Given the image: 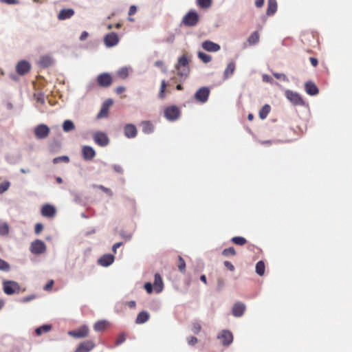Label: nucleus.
<instances>
[{"mask_svg": "<svg viewBox=\"0 0 352 352\" xmlns=\"http://www.w3.org/2000/svg\"><path fill=\"white\" fill-rule=\"evenodd\" d=\"M177 74L180 76L186 77L190 73L189 60L186 54L180 56L175 65Z\"/></svg>", "mask_w": 352, "mask_h": 352, "instance_id": "obj_1", "label": "nucleus"}, {"mask_svg": "<svg viewBox=\"0 0 352 352\" xmlns=\"http://www.w3.org/2000/svg\"><path fill=\"white\" fill-rule=\"evenodd\" d=\"M199 20L198 13L194 10H190L183 16L182 23L188 27H194L198 23Z\"/></svg>", "mask_w": 352, "mask_h": 352, "instance_id": "obj_2", "label": "nucleus"}, {"mask_svg": "<svg viewBox=\"0 0 352 352\" xmlns=\"http://www.w3.org/2000/svg\"><path fill=\"white\" fill-rule=\"evenodd\" d=\"M3 290L7 295H12L15 293L19 294L21 291V286L14 280H3Z\"/></svg>", "mask_w": 352, "mask_h": 352, "instance_id": "obj_3", "label": "nucleus"}, {"mask_svg": "<svg viewBox=\"0 0 352 352\" xmlns=\"http://www.w3.org/2000/svg\"><path fill=\"white\" fill-rule=\"evenodd\" d=\"M285 95L287 99L295 106H304L305 104L301 96L296 91L287 89L285 91Z\"/></svg>", "mask_w": 352, "mask_h": 352, "instance_id": "obj_4", "label": "nucleus"}, {"mask_svg": "<svg viewBox=\"0 0 352 352\" xmlns=\"http://www.w3.org/2000/svg\"><path fill=\"white\" fill-rule=\"evenodd\" d=\"M92 138L94 142L101 147H104L109 143V138L107 135L102 131H98L95 132Z\"/></svg>", "mask_w": 352, "mask_h": 352, "instance_id": "obj_5", "label": "nucleus"}, {"mask_svg": "<svg viewBox=\"0 0 352 352\" xmlns=\"http://www.w3.org/2000/svg\"><path fill=\"white\" fill-rule=\"evenodd\" d=\"M180 111L175 105L168 107L164 110V116L168 121H175L179 117Z\"/></svg>", "mask_w": 352, "mask_h": 352, "instance_id": "obj_6", "label": "nucleus"}, {"mask_svg": "<svg viewBox=\"0 0 352 352\" xmlns=\"http://www.w3.org/2000/svg\"><path fill=\"white\" fill-rule=\"evenodd\" d=\"M30 250L34 254H41L46 250L45 243L40 239H36L31 243Z\"/></svg>", "mask_w": 352, "mask_h": 352, "instance_id": "obj_7", "label": "nucleus"}, {"mask_svg": "<svg viewBox=\"0 0 352 352\" xmlns=\"http://www.w3.org/2000/svg\"><path fill=\"white\" fill-rule=\"evenodd\" d=\"M50 133V128L45 124H40L34 129V135L38 139H45Z\"/></svg>", "mask_w": 352, "mask_h": 352, "instance_id": "obj_8", "label": "nucleus"}, {"mask_svg": "<svg viewBox=\"0 0 352 352\" xmlns=\"http://www.w3.org/2000/svg\"><path fill=\"white\" fill-rule=\"evenodd\" d=\"M210 94V89L206 87L199 88L195 94V98L201 102H207Z\"/></svg>", "mask_w": 352, "mask_h": 352, "instance_id": "obj_9", "label": "nucleus"}, {"mask_svg": "<svg viewBox=\"0 0 352 352\" xmlns=\"http://www.w3.org/2000/svg\"><path fill=\"white\" fill-rule=\"evenodd\" d=\"M31 69L30 63L25 60H21L16 65V72L19 75L23 76Z\"/></svg>", "mask_w": 352, "mask_h": 352, "instance_id": "obj_10", "label": "nucleus"}, {"mask_svg": "<svg viewBox=\"0 0 352 352\" xmlns=\"http://www.w3.org/2000/svg\"><path fill=\"white\" fill-rule=\"evenodd\" d=\"M97 82L100 87H107L112 83L111 76L109 73H102L98 76Z\"/></svg>", "mask_w": 352, "mask_h": 352, "instance_id": "obj_11", "label": "nucleus"}, {"mask_svg": "<svg viewBox=\"0 0 352 352\" xmlns=\"http://www.w3.org/2000/svg\"><path fill=\"white\" fill-rule=\"evenodd\" d=\"M89 333V328L86 325H82L80 328L70 331L68 334L76 338H82L86 337Z\"/></svg>", "mask_w": 352, "mask_h": 352, "instance_id": "obj_12", "label": "nucleus"}, {"mask_svg": "<svg viewBox=\"0 0 352 352\" xmlns=\"http://www.w3.org/2000/svg\"><path fill=\"white\" fill-rule=\"evenodd\" d=\"M119 42V38L116 33L111 32L107 34L104 38V43L108 47H112L116 45Z\"/></svg>", "mask_w": 352, "mask_h": 352, "instance_id": "obj_13", "label": "nucleus"}, {"mask_svg": "<svg viewBox=\"0 0 352 352\" xmlns=\"http://www.w3.org/2000/svg\"><path fill=\"white\" fill-rule=\"evenodd\" d=\"M224 346L230 345L233 341V336L228 330H223L217 336Z\"/></svg>", "mask_w": 352, "mask_h": 352, "instance_id": "obj_14", "label": "nucleus"}, {"mask_svg": "<svg viewBox=\"0 0 352 352\" xmlns=\"http://www.w3.org/2000/svg\"><path fill=\"white\" fill-rule=\"evenodd\" d=\"M82 155L85 160L90 161L94 159L96 153L92 146L86 145L82 147Z\"/></svg>", "mask_w": 352, "mask_h": 352, "instance_id": "obj_15", "label": "nucleus"}, {"mask_svg": "<svg viewBox=\"0 0 352 352\" xmlns=\"http://www.w3.org/2000/svg\"><path fill=\"white\" fill-rule=\"evenodd\" d=\"M124 134L129 139L135 138L138 134L136 126L133 124H126L124 127Z\"/></svg>", "mask_w": 352, "mask_h": 352, "instance_id": "obj_16", "label": "nucleus"}, {"mask_svg": "<svg viewBox=\"0 0 352 352\" xmlns=\"http://www.w3.org/2000/svg\"><path fill=\"white\" fill-rule=\"evenodd\" d=\"M201 47L204 50L210 52H217L221 49V47L218 43H214L209 40L202 42Z\"/></svg>", "mask_w": 352, "mask_h": 352, "instance_id": "obj_17", "label": "nucleus"}, {"mask_svg": "<svg viewBox=\"0 0 352 352\" xmlns=\"http://www.w3.org/2000/svg\"><path fill=\"white\" fill-rule=\"evenodd\" d=\"M95 344L91 340H86L79 344L74 352H89L92 350Z\"/></svg>", "mask_w": 352, "mask_h": 352, "instance_id": "obj_18", "label": "nucleus"}, {"mask_svg": "<svg viewBox=\"0 0 352 352\" xmlns=\"http://www.w3.org/2000/svg\"><path fill=\"white\" fill-rule=\"evenodd\" d=\"M75 14V11L72 8H63L61 9L57 16L60 21H64L72 18Z\"/></svg>", "mask_w": 352, "mask_h": 352, "instance_id": "obj_19", "label": "nucleus"}, {"mask_svg": "<svg viewBox=\"0 0 352 352\" xmlns=\"http://www.w3.org/2000/svg\"><path fill=\"white\" fill-rule=\"evenodd\" d=\"M113 101L112 99H107L102 105V107L97 115L98 118H104L108 115L109 107L113 104Z\"/></svg>", "mask_w": 352, "mask_h": 352, "instance_id": "obj_20", "label": "nucleus"}, {"mask_svg": "<svg viewBox=\"0 0 352 352\" xmlns=\"http://www.w3.org/2000/svg\"><path fill=\"white\" fill-rule=\"evenodd\" d=\"M114 256L111 254H106L102 255L98 259V263L103 267H108L111 265L114 261Z\"/></svg>", "mask_w": 352, "mask_h": 352, "instance_id": "obj_21", "label": "nucleus"}, {"mask_svg": "<svg viewBox=\"0 0 352 352\" xmlns=\"http://www.w3.org/2000/svg\"><path fill=\"white\" fill-rule=\"evenodd\" d=\"M41 214L45 217H52L56 213V208L51 204H45L41 208Z\"/></svg>", "mask_w": 352, "mask_h": 352, "instance_id": "obj_22", "label": "nucleus"}, {"mask_svg": "<svg viewBox=\"0 0 352 352\" xmlns=\"http://www.w3.org/2000/svg\"><path fill=\"white\" fill-rule=\"evenodd\" d=\"M305 89L306 93L309 96H316L319 92L317 86L311 80L305 82Z\"/></svg>", "mask_w": 352, "mask_h": 352, "instance_id": "obj_23", "label": "nucleus"}, {"mask_svg": "<svg viewBox=\"0 0 352 352\" xmlns=\"http://www.w3.org/2000/svg\"><path fill=\"white\" fill-rule=\"evenodd\" d=\"M245 310V305L242 302H236L232 307V314L235 317H241L243 315Z\"/></svg>", "mask_w": 352, "mask_h": 352, "instance_id": "obj_24", "label": "nucleus"}, {"mask_svg": "<svg viewBox=\"0 0 352 352\" xmlns=\"http://www.w3.org/2000/svg\"><path fill=\"white\" fill-rule=\"evenodd\" d=\"M54 63L53 58L48 55L43 56L40 58L38 64L41 67L46 68L52 66Z\"/></svg>", "mask_w": 352, "mask_h": 352, "instance_id": "obj_25", "label": "nucleus"}, {"mask_svg": "<svg viewBox=\"0 0 352 352\" xmlns=\"http://www.w3.org/2000/svg\"><path fill=\"white\" fill-rule=\"evenodd\" d=\"M154 287H155V290L156 293H157V294L160 293L163 289V287H164L163 280H162L161 276L158 273H156L155 274Z\"/></svg>", "mask_w": 352, "mask_h": 352, "instance_id": "obj_26", "label": "nucleus"}, {"mask_svg": "<svg viewBox=\"0 0 352 352\" xmlns=\"http://www.w3.org/2000/svg\"><path fill=\"white\" fill-rule=\"evenodd\" d=\"M236 65L234 62H230L223 72V78L225 79L229 78L234 72Z\"/></svg>", "mask_w": 352, "mask_h": 352, "instance_id": "obj_27", "label": "nucleus"}, {"mask_svg": "<svg viewBox=\"0 0 352 352\" xmlns=\"http://www.w3.org/2000/svg\"><path fill=\"white\" fill-rule=\"evenodd\" d=\"M149 319V314L146 311H140L135 319L137 324H143Z\"/></svg>", "mask_w": 352, "mask_h": 352, "instance_id": "obj_28", "label": "nucleus"}, {"mask_svg": "<svg viewBox=\"0 0 352 352\" xmlns=\"http://www.w3.org/2000/svg\"><path fill=\"white\" fill-rule=\"evenodd\" d=\"M277 10V3L276 0H268V6L266 14L268 16L273 15Z\"/></svg>", "mask_w": 352, "mask_h": 352, "instance_id": "obj_29", "label": "nucleus"}, {"mask_svg": "<svg viewBox=\"0 0 352 352\" xmlns=\"http://www.w3.org/2000/svg\"><path fill=\"white\" fill-rule=\"evenodd\" d=\"M75 129V125L71 120H65L63 123V130L65 133L70 132Z\"/></svg>", "mask_w": 352, "mask_h": 352, "instance_id": "obj_30", "label": "nucleus"}, {"mask_svg": "<svg viewBox=\"0 0 352 352\" xmlns=\"http://www.w3.org/2000/svg\"><path fill=\"white\" fill-rule=\"evenodd\" d=\"M270 111L271 107L267 104H265L259 111V118L261 120L265 119L267 115L270 113Z\"/></svg>", "mask_w": 352, "mask_h": 352, "instance_id": "obj_31", "label": "nucleus"}, {"mask_svg": "<svg viewBox=\"0 0 352 352\" xmlns=\"http://www.w3.org/2000/svg\"><path fill=\"white\" fill-rule=\"evenodd\" d=\"M52 329V325L51 324H43L42 326H40L37 327L35 329V333L37 336H41L43 332H48Z\"/></svg>", "mask_w": 352, "mask_h": 352, "instance_id": "obj_32", "label": "nucleus"}, {"mask_svg": "<svg viewBox=\"0 0 352 352\" xmlns=\"http://www.w3.org/2000/svg\"><path fill=\"white\" fill-rule=\"evenodd\" d=\"M259 41V34L255 31L251 34V35L248 38V42L250 45H253L256 44Z\"/></svg>", "mask_w": 352, "mask_h": 352, "instance_id": "obj_33", "label": "nucleus"}, {"mask_svg": "<svg viewBox=\"0 0 352 352\" xmlns=\"http://www.w3.org/2000/svg\"><path fill=\"white\" fill-rule=\"evenodd\" d=\"M265 263L263 261H259L256 264V273L259 276H263L265 273Z\"/></svg>", "mask_w": 352, "mask_h": 352, "instance_id": "obj_34", "label": "nucleus"}, {"mask_svg": "<svg viewBox=\"0 0 352 352\" xmlns=\"http://www.w3.org/2000/svg\"><path fill=\"white\" fill-rule=\"evenodd\" d=\"M107 324L106 320H99L94 324V329L96 331H102L105 329Z\"/></svg>", "mask_w": 352, "mask_h": 352, "instance_id": "obj_35", "label": "nucleus"}, {"mask_svg": "<svg viewBox=\"0 0 352 352\" xmlns=\"http://www.w3.org/2000/svg\"><path fill=\"white\" fill-rule=\"evenodd\" d=\"M69 194L71 196L74 198V202L78 204H82L83 203L82 198L80 193L74 191V190H69Z\"/></svg>", "mask_w": 352, "mask_h": 352, "instance_id": "obj_36", "label": "nucleus"}, {"mask_svg": "<svg viewBox=\"0 0 352 352\" xmlns=\"http://www.w3.org/2000/svg\"><path fill=\"white\" fill-rule=\"evenodd\" d=\"M117 74L120 78L122 79L126 78L129 76V68L127 67H122L120 68L117 71Z\"/></svg>", "mask_w": 352, "mask_h": 352, "instance_id": "obj_37", "label": "nucleus"}, {"mask_svg": "<svg viewBox=\"0 0 352 352\" xmlns=\"http://www.w3.org/2000/svg\"><path fill=\"white\" fill-rule=\"evenodd\" d=\"M198 58L201 60L204 63H208L212 60V56L204 52H199L197 54Z\"/></svg>", "mask_w": 352, "mask_h": 352, "instance_id": "obj_38", "label": "nucleus"}, {"mask_svg": "<svg viewBox=\"0 0 352 352\" xmlns=\"http://www.w3.org/2000/svg\"><path fill=\"white\" fill-rule=\"evenodd\" d=\"M221 254L223 256H224L226 257H229L231 256H234L236 253L233 247H229L228 248L224 249L222 251Z\"/></svg>", "mask_w": 352, "mask_h": 352, "instance_id": "obj_39", "label": "nucleus"}, {"mask_svg": "<svg viewBox=\"0 0 352 352\" xmlns=\"http://www.w3.org/2000/svg\"><path fill=\"white\" fill-rule=\"evenodd\" d=\"M231 241L236 245H243L246 243L247 240L243 236H234L232 238Z\"/></svg>", "mask_w": 352, "mask_h": 352, "instance_id": "obj_40", "label": "nucleus"}, {"mask_svg": "<svg viewBox=\"0 0 352 352\" xmlns=\"http://www.w3.org/2000/svg\"><path fill=\"white\" fill-rule=\"evenodd\" d=\"M10 270V264L0 258V271L8 272Z\"/></svg>", "mask_w": 352, "mask_h": 352, "instance_id": "obj_41", "label": "nucleus"}, {"mask_svg": "<svg viewBox=\"0 0 352 352\" xmlns=\"http://www.w3.org/2000/svg\"><path fill=\"white\" fill-rule=\"evenodd\" d=\"M197 5L204 9L210 7L212 0H197Z\"/></svg>", "mask_w": 352, "mask_h": 352, "instance_id": "obj_42", "label": "nucleus"}, {"mask_svg": "<svg viewBox=\"0 0 352 352\" xmlns=\"http://www.w3.org/2000/svg\"><path fill=\"white\" fill-rule=\"evenodd\" d=\"M142 131L144 133H151L153 132V126L149 122H144L143 125Z\"/></svg>", "mask_w": 352, "mask_h": 352, "instance_id": "obj_43", "label": "nucleus"}, {"mask_svg": "<svg viewBox=\"0 0 352 352\" xmlns=\"http://www.w3.org/2000/svg\"><path fill=\"white\" fill-rule=\"evenodd\" d=\"M9 233V226L7 223H0V235L6 236Z\"/></svg>", "mask_w": 352, "mask_h": 352, "instance_id": "obj_44", "label": "nucleus"}, {"mask_svg": "<svg viewBox=\"0 0 352 352\" xmlns=\"http://www.w3.org/2000/svg\"><path fill=\"white\" fill-rule=\"evenodd\" d=\"M52 162L54 164H58L61 162L68 163L69 162V158L67 155H63L54 158Z\"/></svg>", "mask_w": 352, "mask_h": 352, "instance_id": "obj_45", "label": "nucleus"}, {"mask_svg": "<svg viewBox=\"0 0 352 352\" xmlns=\"http://www.w3.org/2000/svg\"><path fill=\"white\" fill-rule=\"evenodd\" d=\"M201 330V324L197 321L193 322L192 324V331L195 334H198Z\"/></svg>", "mask_w": 352, "mask_h": 352, "instance_id": "obj_46", "label": "nucleus"}, {"mask_svg": "<svg viewBox=\"0 0 352 352\" xmlns=\"http://www.w3.org/2000/svg\"><path fill=\"white\" fill-rule=\"evenodd\" d=\"M273 76L277 79H281L285 82H289V78L285 74L274 72Z\"/></svg>", "mask_w": 352, "mask_h": 352, "instance_id": "obj_47", "label": "nucleus"}, {"mask_svg": "<svg viewBox=\"0 0 352 352\" xmlns=\"http://www.w3.org/2000/svg\"><path fill=\"white\" fill-rule=\"evenodd\" d=\"M186 268V263L185 261L183 259L182 256H179V264H178V269L181 272H183L185 271Z\"/></svg>", "mask_w": 352, "mask_h": 352, "instance_id": "obj_48", "label": "nucleus"}, {"mask_svg": "<svg viewBox=\"0 0 352 352\" xmlns=\"http://www.w3.org/2000/svg\"><path fill=\"white\" fill-rule=\"evenodd\" d=\"M10 185V183L9 182H3L0 183V194H2L6 191L8 189Z\"/></svg>", "mask_w": 352, "mask_h": 352, "instance_id": "obj_49", "label": "nucleus"}, {"mask_svg": "<svg viewBox=\"0 0 352 352\" xmlns=\"http://www.w3.org/2000/svg\"><path fill=\"white\" fill-rule=\"evenodd\" d=\"M94 187L101 189L103 192L108 194L109 196L113 195V192L110 188H108L102 185H94Z\"/></svg>", "mask_w": 352, "mask_h": 352, "instance_id": "obj_50", "label": "nucleus"}, {"mask_svg": "<svg viewBox=\"0 0 352 352\" xmlns=\"http://www.w3.org/2000/svg\"><path fill=\"white\" fill-rule=\"evenodd\" d=\"M166 87V83L164 80H162L161 82V86H160V90L159 93V97L160 98H163L164 97V91Z\"/></svg>", "mask_w": 352, "mask_h": 352, "instance_id": "obj_51", "label": "nucleus"}, {"mask_svg": "<svg viewBox=\"0 0 352 352\" xmlns=\"http://www.w3.org/2000/svg\"><path fill=\"white\" fill-rule=\"evenodd\" d=\"M154 65L155 67H160L161 69H162V72L163 73H166L167 72L166 67H164V62L162 60H158L155 61V63H154Z\"/></svg>", "mask_w": 352, "mask_h": 352, "instance_id": "obj_52", "label": "nucleus"}, {"mask_svg": "<svg viewBox=\"0 0 352 352\" xmlns=\"http://www.w3.org/2000/svg\"><path fill=\"white\" fill-rule=\"evenodd\" d=\"M145 290L147 292V293L148 294H151L153 292V285L149 283V282H147L144 284V286Z\"/></svg>", "mask_w": 352, "mask_h": 352, "instance_id": "obj_53", "label": "nucleus"}, {"mask_svg": "<svg viewBox=\"0 0 352 352\" xmlns=\"http://www.w3.org/2000/svg\"><path fill=\"white\" fill-rule=\"evenodd\" d=\"M120 234L126 241L131 240L133 236L132 233H126L124 231H122Z\"/></svg>", "mask_w": 352, "mask_h": 352, "instance_id": "obj_54", "label": "nucleus"}, {"mask_svg": "<svg viewBox=\"0 0 352 352\" xmlns=\"http://www.w3.org/2000/svg\"><path fill=\"white\" fill-rule=\"evenodd\" d=\"M262 80L265 82L273 83V78L267 74H263L262 76Z\"/></svg>", "mask_w": 352, "mask_h": 352, "instance_id": "obj_55", "label": "nucleus"}, {"mask_svg": "<svg viewBox=\"0 0 352 352\" xmlns=\"http://www.w3.org/2000/svg\"><path fill=\"white\" fill-rule=\"evenodd\" d=\"M43 226L41 223H38L35 225L34 232L36 234H38L43 230Z\"/></svg>", "mask_w": 352, "mask_h": 352, "instance_id": "obj_56", "label": "nucleus"}, {"mask_svg": "<svg viewBox=\"0 0 352 352\" xmlns=\"http://www.w3.org/2000/svg\"><path fill=\"white\" fill-rule=\"evenodd\" d=\"M198 342V340L196 337L190 336L188 338V344L189 345H194Z\"/></svg>", "mask_w": 352, "mask_h": 352, "instance_id": "obj_57", "label": "nucleus"}, {"mask_svg": "<svg viewBox=\"0 0 352 352\" xmlns=\"http://www.w3.org/2000/svg\"><path fill=\"white\" fill-rule=\"evenodd\" d=\"M126 340V337L124 334H121L119 336L118 338L116 340V344L120 345L122 344Z\"/></svg>", "mask_w": 352, "mask_h": 352, "instance_id": "obj_58", "label": "nucleus"}, {"mask_svg": "<svg viewBox=\"0 0 352 352\" xmlns=\"http://www.w3.org/2000/svg\"><path fill=\"white\" fill-rule=\"evenodd\" d=\"M112 168L118 173L122 174L123 173V169L120 165L113 164L112 165Z\"/></svg>", "mask_w": 352, "mask_h": 352, "instance_id": "obj_59", "label": "nucleus"}, {"mask_svg": "<svg viewBox=\"0 0 352 352\" xmlns=\"http://www.w3.org/2000/svg\"><path fill=\"white\" fill-rule=\"evenodd\" d=\"M226 267H227L229 270L233 272L234 270V266L230 261H226L223 263Z\"/></svg>", "mask_w": 352, "mask_h": 352, "instance_id": "obj_60", "label": "nucleus"}, {"mask_svg": "<svg viewBox=\"0 0 352 352\" xmlns=\"http://www.w3.org/2000/svg\"><path fill=\"white\" fill-rule=\"evenodd\" d=\"M223 286H224V281H223V280L221 279V278H218L217 289L218 291H221L222 289V288L223 287Z\"/></svg>", "mask_w": 352, "mask_h": 352, "instance_id": "obj_61", "label": "nucleus"}, {"mask_svg": "<svg viewBox=\"0 0 352 352\" xmlns=\"http://www.w3.org/2000/svg\"><path fill=\"white\" fill-rule=\"evenodd\" d=\"M36 100L38 102H40L41 104H44L45 103V98H44V94L41 93L39 94L36 98Z\"/></svg>", "mask_w": 352, "mask_h": 352, "instance_id": "obj_62", "label": "nucleus"}, {"mask_svg": "<svg viewBox=\"0 0 352 352\" xmlns=\"http://www.w3.org/2000/svg\"><path fill=\"white\" fill-rule=\"evenodd\" d=\"M35 297H36V296H35V295H34V294H32V295H30V296H25V297H24V298L22 299L21 302H30V300H32L34 299V298H35Z\"/></svg>", "mask_w": 352, "mask_h": 352, "instance_id": "obj_63", "label": "nucleus"}, {"mask_svg": "<svg viewBox=\"0 0 352 352\" xmlns=\"http://www.w3.org/2000/svg\"><path fill=\"white\" fill-rule=\"evenodd\" d=\"M1 3H7L9 5H14V4H18L19 1L18 0H0Z\"/></svg>", "mask_w": 352, "mask_h": 352, "instance_id": "obj_64", "label": "nucleus"}]
</instances>
